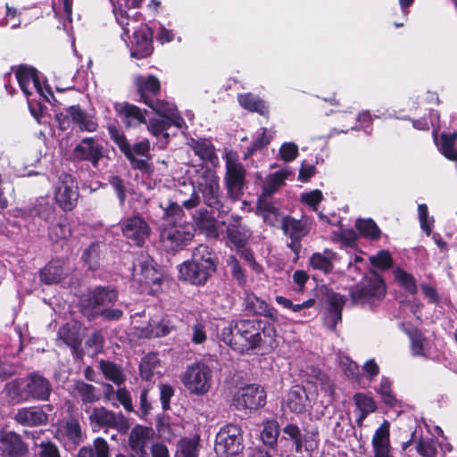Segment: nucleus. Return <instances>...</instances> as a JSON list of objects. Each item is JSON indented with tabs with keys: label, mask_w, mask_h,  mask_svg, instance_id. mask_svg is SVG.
Listing matches in <instances>:
<instances>
[{
	"label": "nucleus",
	"mask_w": 457,
	"mask_h": 457,
	"mask_svg": "<svg viewBox=\"0 0 457 457\" xmlns=\"http://www.w3.org/2000/svg\"><path fill=\"white\" fill-rule=\"evenodd\" d=\"M216 270L214 254L205 245H199L192 258L178 266L179 278L193 285H204Z\"/></svg>",
	"instance_id": "obj_1"
},
{
	"label": "nucleus",
	"mask_w": 457,
	"mask_h": 457,
	"mask_svg": "<svg viewBox=\"0 0 457 457\" xmlns=\"http://www.w3.org/2000/svg\"><path fill=\"white\" fill-rule=\"evenodd\" d=\"M199 193L206 205L216 210L221 209L223 194L220 177L215 170L205 169L199 172L193 183V193L190 198L183 201L182 205L187 209L196 207L200 203Z\"/></svg>",
	"instance_id": "obj_2"
},
{
	"label": "nucleus",
	"mask_w": 457,
	"mask_h": 457,
	"mask_svg": "<svg viewBox=\"0 0 457 457\" xmlns=\"http://www.w3.org/2000/svg\"><path fill=\"white\" fill-rule=\"evenodd\" d=\"M7 395L16 403L48 400L52 386L50 381L37 372L12 380L5 386Z\"/></svg>",
	"instance_id": "obj_3"
},
{
	"label": "nucleus",
	"mask_w": 457,
	"mask_h": 457,
	"mask_svg": "<svg viewBox=\"0 0 457 457\" xmlns=\"http://www.w3.org/2000/svg\"><path fill=\"white\" fill-rule=\"evenodd\" d=\"M113 5V12L118 23L122 27L124 34H129L133 30V41L130 53L131 56L135 58H145L150 55L153 52L152 37L153 33L150 28L145 24L141 23L138 28H136L133 23L134 20H129L127 13L122 10H118L114 0H109Z\"/></svg>",
	"instance_id": "obj_4"
},
{
	"label": "nucleus",
	"mask_w": 457,
	"mask_h": 457,
	"mask_svg": "<svg viewBox=\"0 0 457 457\" xmlns=\"http://www.w3.org/2000/svg\"><path fill=\"white\" fill-rule=\"evenodd\" d=\"M236 339L239 345V352L248 351L256 348L262 343L263 334L271 338L276 331L273 328H264L261 332L260 322L250 320H241L235 323Z\"/></svg>",
	"instance_id": "obj_5"
},
{
	"label": "nucleus",
	"mask_w": 457,
	"mask_h": 457,
	"mask_svg": "<svg viewBox=\"0 0 457 457\" xmlns=\"http://www.w3.org/2000/svg\"><path fill=\"white\" fill-rule=\"evenodd\" d=\"M212 370L202 362L188 366L182 377L185 387L193 395H204L212 386Z\"/></svg>",
	"instance_id": "obj_6"
},
{
	"label": "nucleus",
	"mask_w": 457,
	"mask_h": 457,
	"mask_svg": "<svg viewBox=\"0 0 457 457\" xmlns=\"http://www.w3.org/2000/svg\"><path fill=\"white\" fill-rule=\"evenodd\" d=\"M16 79L21 89L27 97L31 96L33 91H36L46 101H50V97L53 96L51 90L41 84L37 70L33 67L27 65L20 66L16 71ZM28 104L31 113L37 118L29 98H28Z\"/></svg>",
	"instance_id": "obj_7"
},
{
	"label": "nucleus",
	"mask_w": 457,
	"mask_h": 457,
	"mask_svg": "<svg viewBox=\"0 0 457 457\" xmlns=\"http://www.w3.org/2000/svg\"><path fill=\"white\" fill-rule=\"evenodd\" d=\"M225 162L226 173L224 183L227 193L233 201H237L244 194L246 171L232 153L226 154Z\"/></svg>",
	"instance_id": "obj_8"
},
{
	"label": "nucleus",
	"mask_w": 457,
	"mask_h": 457,
	"mask_svg": "<svg viewBox=\"0 0 457 457\" xmlns=\"http://www.w3.org/2000/svg\"><path fill=\"white\" fill-rule=\"evenodd\" d=\"M161 242L169 252H177L194 237L193 227L187 223H167L161 231Z\"/></svg>",
	"instance_id": "obj_9"
},
{
	"label": "nucleus",
	"mask_w": 457,
	"mask_h": 457,
	"mask_svg": "<svg viewBox=\"0 0 457 457\" xmlns=\"http://www.w3.org/2000/svg\"><path fill=\"white\" fill-rule=\"evenodd\" d=\"M386 294V287L382 278L372 274L370 278L351 292L352 301L356 304L372 305L376 301L381 300Z\"/></svg>",
	"instance_id": "obj_10"
},
{
	"label": "nucleus",
	"mask_w": 457,
	"mask_h": 457,
	"mask_svg": "<svg viewBox=\"0 0 457 457\" xmlns=\"http://www.w3.org/2000/svg\"><path fill=\"white\" fill-rule=\"evenodd\" d=\"M242 429L239 426L228 424L218 432L215 449L225 455H235L243 449Z\"/></svg>",
	"instance_id": "obj_11"
},
{
	"label": "nucleus",
	"mask_w": 457,
	"mask_h": 457,
	"mask_svg": "<svg viewBox=\"0 0 457 457\" xmlns=\"http://www.w3.org/2000/svg\"><path fill=\"white\" fill-rule=\"evenodd\" d=\"M266 392L256 385H248L237 391L233 396L232 403L236 409L257 410L265 405Z\"/></svg>",
	"instance_id": "obj_12"
},
{
	"label": "nucleus",
	"mask_w": 457,
	"mask_h": 457,
	"mask_svg": "<svg viewBox=\"0 0 457 457\" xmlns=\"http://www.w3.org/2000/svg\"><path fill=\"white\" fill-rule=\"evenodd\" d=\"M54 198L63 211H71L79 199V187L70 174H62L55 187Z\"/></svg>",
	"instance_id": "obj_13"
},
{
	"label": "nucleus",
	"mask_w": 457,
	"mask_h": 457,
	"mask_svg": "<svg viewBox=\"0 0 457 457\" xmlns=\"http://www.w3.org/2000/svg\"><path fill=\"white\" fill-rule=\"evenodd\" d=\"M71 157L74 161L89 162L96 168L104 157V145L96 137H84L73 148Z\"/></svg>",
	"instance_id": "obj_14"
},
{
	"label": "nucleus",
	"mask_w": 457,
	"mask_h": 457,
	"mask_svg": "<svg viewBox=\"0 0 457 457\" xmlns=\"http://www.w3.org/2000/svg\"><path fill=\"white\" fill-rule=\"evenodd\" d=\"M88 419L90 424L97 428H113L120 431L129 428L128 421L123 415L116 414L104 407L93 408Z\"/></svg>",
	"instance_id": "obj_15"
},
{
	"label": "nucleus",
	"mask_w": 457,
	"mask_h": 457,
	"mask_svg": "<svg viewBox=\"0 0 457 457\" xmlns=\"http://www.w3.org/2000/svg\"><path fill=\"white\" fill-rule=\"evenodd\" d=\"M55 437L66 449H75L83 440L81 428L78 420L70 419L59 424Z\"/></svg>",
	"instance_id": "obj_16"
},
{
	"label": "nucleus",
	"mask_w": 457,
	"mask_h": 457,
	"mask_svg": "<svg viewBox=\"0 0 457 457\" xmlns=\"http://www.w3.org/2000/svg\"><path fill=\"white\" fill-rule=\"evenodd\" d=\"M121 230L124 237L137 246L145 243L151 231L147 222L137 215L126 219L121 225Z\"/></svg>",
	"instance_id": "obj_17"
},
{
	"label": "nucleus",
	"mask_w": 457,
	"mask_h": 457,
	"mask_svg": "<svg viewBox=\"0 0 457 457\" xmlns=\"http://www.w3.org/2000/svg\"><path fill=\"white\" fill-rule=\"evenodd\" d=\"M154 430L151 428L137 425L132 428L129 445L131 450L138 457H149V445L154 437Z\"/></svg>",
	"instance_id": "obj_18"
},
{
	"label": "nucleus",
	"mask_w": 457,
	"mask_h": 457,
	"mask_svg": "<svg viewBox=\"0 0 457 457\" xmlns=\"http://www.w3.org/2000/svg\"><path fill=\"white\" fill-rule=\"evenodd\" d=\"M372 457H394L390 445V423L384 420L375 431L372 440Z\"/></svg>",
	"instance_id": "obj_19"
},
{
	"label": "nucleus",
	"mask_w": 457,
	"mask_h": 457,
	"mask_svg": "<svg viewBox=\"0 0 457 457\" xmlns=\"http://www.w3.org/2000/svg\"><path fill=\"white\" fill-rule=\"evenodd\" d=\"M69 271L70 268L64 260H53L41 270L40 279L47 285L57 284L68 275Z\"/></svg>",
	"instance_id": "obj_20"
},
{
	"label": "nucleus",
	"mask_w": 457,
	"mask_h": 457,
	"mask_svg": "<svg viewBox=\"0 0 457 457\" xmlns=\"http://www.w3.org/2000/svg\"><path fill=\"white\" fill-rule=\"evenodd\" d=\"M115 109L127 128L137 127L140 124L146 123V111H143L134 104H119L115 105Z\"/></svg>",
	"instance_id": "obj_21"
},
{
	"label": "nucleus",
	"mask_w": 457,
	"mask_h": 457,
	"mask_svg": "<svg viewBox=\"0 0 457 457\" xmlns=\"http://www.w3.org/2000/svg\"><path fill=\"white\" fill-rule=\"evenodd\" d=\"M145 104L150 106L158 115L170 120L177 128H187L184 119L178 113L177 108L173 104L164 101L154 102L151 99H145Z\"/></svg>",
	"instance_id": "obj_22"
},
{
	"label": "nucleus",
	"mask_w": 457,
	"mask_h": 457,
	"mask_svg": "<svg viewBox=\"0 0 457 457\" xmlns=\"http://www.w3.org/2000/svg\"><path fill=\"white\" fill-rule=\"evenodd\" d=\"M133 278L139 283H157V271L154 268L153 259L148 255L142 254L134 264Z\"/></svg>",
	"instance_id": "obj_23"
},
{
	"label": "nucleus",
	"mask_w": 457,
	"mask_h": 457,
	"mask_svg": "<svg viewBox=\"0 0 457 457\" xmlns=\"http://www.w3.org/2000/svg\"><path fill=\"white\" fill-rule=\"evenodd\" d=\"M0 451L4 455L11 457H21L26 448L20 436L11 431H2L0 433Z\"/></svg>",
	"instance_id": "obj_24"
},
{
	"label": "nucleus",
	"mask_w": 457,
	"mask_h": 457,
	"mask_svg": "<svg viewBox=\"0 0 457 457\" xmlns=\"http://www.w3.org/2000/svg\"><path fill=\"white\" fill-rule=\"evenodd\" d=\"M327 303L328 305V313L325 318V325L331 330L336 328L337 324L342 319V309L345 305V298L335 292H329L327 295Z\"/></svg>",
	"instance_id": "obj_25"
},
{
	"label": "nucleus",
	"mask_w": 457,
	"mask_h": 457,
	"mask_svg": "<svg viewBox=\"0 0 457 457\" xmlns=\"http://www.w3.org/2000/svg\"><path fill=\"white\" fill-rule=\"evenodd\" d=\"M175 329L172 320L163 317L161 320H151L148 325L139 329L138 336L141 337H162L169 335Z\"/></svg>",
	"instance_id": "obj_26"
},
{
	"label": "nucleus",
	"mask_w": 457,
	"mask_h": 457,
	"mask_svg": "<svg viewBox=\"0 0 457 457\" xmlns=\"http://www.w3.org/2000/svg\"><path fill=\"white\" fill-rule=\"evenodd\" d=\"M308 395L305 389L299 385L291 387L286 395L283 406L291 412L299 414L306 411Z\"/></svg>",
	"instance_id": "obj_27"
},
{
	"label": "nucleus",
	"mask_w": 457,
	"mask_h": 457,
	"mask_svg": "<svg viewBox=\"0 0 457 457\" xmlns=\"http://www.w3.org/2000/svg\"><path fill=\"white\" fill-rule=\"evenodd\" d=\"M15 420L24 426H40L47 422V414L39 407H26L18 410Z\"/></svg>",
	"instance_id": "obj_28"
},
{
	"label": "nucleus",
	"mask_w": 457,
	"mask_h": 457,
	"mask_svg": "<svg viewBox=\"0 0 457 457\" xmlns=\"http://www.w3.org/2000/svg\"><path fill=\"white\" fill-rule=\"evenodd\" d=\"M67 114L81 131L95 132L97 130L98 123L96 118L79 106H70L67 109Z\"/></svg>",
	"instance_id": "obj_29"
},
{
	"label": "nucleus",
	"mask_w": 457,
	"mask_h": 457,
	"mask_svg": "<svg viewBox=\"0 0 457 457\" xmlns=\"http://www.w3.org/2000/svg\"><path fill=\"white\" fill-rule=\"evenodd\" d=\"M189 145L195 154L199 156L203 162H210L213 166L218 164L219 158L210 140L205 138L198 140L191 139Z\"/></svg>",
	"instance_id": "obj_30"
},
{
	"label": "nucleus",
	"mask_w": 457,
	"mask_h": 457,
	"mask_svg": "<svg viewBox=\"0 0 457 457\" xmlns=\"http://www.w3.org/2000/svg\"><path fill=\"white\" fill-rule=\"evenodd\" d=\"M80 328V325L78 323H68L61 327L58 331L57 345L64 344L76 350L81 342Z\"/></svg>",
	"instance_id": "obj_31"
},
{
	"label": "nucleus",
	"mask_w": 457,
	"mask_h": 457,
	"mask_svg": "<svg viewBox=\"0 0 457 457\" xmlns=\"http://www.w3.org/2000/svg\"><path fill=\"white\" fill-rule=\"evenodd\" d=\"M281 227L285 235L295 241H300L309 232L307 222L295 220L290 216L282 218Z\"/></svg>",
	"instance_id": "obj_32"
},
{
	"label": "nucleus",
	"mask_w": 457,
	"mask_h": 457,
	"mask_svg": "<svg viewBox=\"0 0 457 457\" xmlns=\"http://www.w3.org/2000/svg\"><path fill=\"white\" fill-rule=\"evenodd\" d=\"M108 130L111 138L115 142L120 150L129 161L131 166L133 168L143 167L144 162L134 160L130 150V145L128 142L125 135L121 131H120V129H117L115 126H109Z\"/></svg>",
	"instance_id": "obj_33"
},
{
	"label": "nucleus",
	"mask_w": 457,
	"mask_h": 457,
	"mask_svg": "<svg viewBox=\"0 0 457 457\" xmlns=\"http://www.w3.org/2000/svg\"><path fill=\"white\" fill-rule=\"evenodd\" d=\"M227 233L229 241L237 248L244 247L251 237V232L241 225L238 218L235 223L228 225Z\"/></svg>",
	"instance_id": "obj_34"
},
{
	"label": "nucleus",
	"mask_w": 457,
	"mask_h": 457,
	"mask_svg": "<svg viewBox=\"0 0 457 457\" xmlns=\"http://www.w3.org/2000/svg\"><path fill=\"white\" fill-rule=\"evenodd\" d=\"M336 259V253L326 249L322 253H314L310 258V265L315 269L329 273L333 270V261Z\"/></svg>",
	"instance_id": "obj_35"
},
{
	"label": "nucleus",
	"mask_w": 457,
	"mask_h": 457,
	"mask_svg": "<svg viewBox=\"0 0 457 457\" xmlns=\"http://www.w3.org/2000/svg\"><path fill=\"white\" fill-rule=\"evenodd\" d=\"M117 300V293L112 289L97 288L93 293L91 303L96 314H98L101 309L106 308L110 303Z\"/></svg>",
	"instance_id": "obj_36"
},
{
	"label": "nucleus",
	"mask_w": 457,
	"mask_h": 457,
	"mask_svg": "<svg viewBox=\"0 0 457 457\" xmlns=\"http://www.w3.org/2000/svg\"><path fill=\"white\" fill-rule=\"evenodd\" d=\"M99 368L104 377L115 385L120 386L125 382L126 374L118 364L108 361H101L99 362Z\"/></svg>",
	"instance_id": "obj_37"
},
{
	"label": "nucleus",
	"mask_w": 457,
	"mask_h": 457,
	"mask_svg": "<svg viewBox=\"0 0 457 457\" xmlns=\"http://www.w3.org/2000/svg\"><path fill=\"white\" fill-rule=\"evenodd\" d=\"M290 174L287 169L280 170L267 176L263 185V195H271L285 184V180Z\"/></svg>",
	"instance_id": "obj_38"
},
{
	"label": "nucleus",
	"mask_w": 457,
	"mask_h": 457,
	"mask_svg": "<svg viewBox=\"0 0 457 457\" xmlns=\"http://www.w3.org/2000/svg\"><path fill=\"white\" fill-rule=\"evenodd\" d=\"M137 85L141 100L150 99V95H155L160 90V82L156 77L150 75L137 79Z\"/></svg>",
	"instance_id": "obj_39"
},
{
	"label": "nucleus",
	"mask_w": 457,
	"mask_h": 457,
	"mask_svg": "<svg viewBox=\"0 0 457 457\" xmlns=\"http://www.w3.org/2000/svg\"><path fill=\"white\" fill-rule=\"evenodd\" d=\"M238 102L243 108L251 112H256L262 115L268 112V108L264 102L252 94L239 95Z\"/></svg>",
	"instance_id": "obj_40"
},
{
	"label": "nucleus",
	"mask_w": 457,
	"mask_h": 457,
	"mask_svg": "<svg viewBox=\"0 0 457 457\" xmlns=\"http://www.w3.org/2000/svg\"><path fill=\"white\" fill-rule=\"evenodd\" d=\"M94 448L95 451L91 447H82L78 457H109V446L104 438L95 439Z\"/></svg>",
	"instance_id": "obj_41"
},
{
	"label": "nucleus",
	"mask_w": 457,
	"mask_h": 457,
	"mask_svg": "<svg viewBox=\"0 0 457 457\" xmlns=\"http://www.w3.org/2000/svg\"><path fill=\"white\" fill-rule=\"evenodd\" d=\"M279 426L276 420H270L263 422L261 439L264 445L270 447L274 446L277 444Z\"/></svg>",
	"instance_id": "obj_42"
},
{
	"label": "nucleus",
	"mask_w": 457,
	"mask_h": 457,
	"mask_svg": "<svg viewBox=\"0 0 457 457\" xmlns=\"http://www.w3.org/2000/svg\"><path fill=\"white\" fill-rule=\"evenodd\" d=\"M130 150L134 160L144 162L143 167L138 170H145L147 168V160L151 159L150 142L147 139L140 141L130 145Z\"/></svg>",
	"instance_id": "obj_43"
},
{
	"label": "nucleus",
	"mask_w": 457,
	"mask_h": 457,
	"mask_svg": "<svg viewBox=\"0 0 457 457\" xmlns=\"http://www.w3.org/2000/svg\"><path fill=\"white\" fill-rule=\"evenodd\" d=\"M31 215L37 216L40 219L49 221L54 215V208L47 198H39L30 211Z\"/></svg>",
	"instance_id": "obj_44"
},
{
	"label": "nucleus",
	"mask_w": 457,
	"mask_h": 457,
	"mask_svg": "<svg viewBox=\"0 0 457 457\" xmlns=\"http://www.w3.org/2000/svg\"><path fill=\"white\" fill-rule=\"evenodd\" d=\"M74 392L81 398L83 403H95L99 400L96 387L83 381H77L74 385Z\"/></svg>",
	"instance_id": "obj_45"
},
{
	"label": "nucleus",
	"mask_w": 457,
	"mask_h": 457,
	"mask_svg": "<svg viewBox=\"0 0 457 457\" xmlns=\"http://www.w3.org/2000/svg\"><path fill=\"white\" fill-rule=\"evenodd\" d=\"M353 400L357 408L361 412L359 420H364L369 413L375 411L377 408L376 403L372 397L368 396L363 393L355 394Z\"/></svg>",
	"instance_id": "obj_46"
},
{
	"label": "nucleus",
	"mask_w": 457,
	"mask_h": 457,
	"mask_svg": "<svg viewBox=\"0 0 457 457\" xmlns=\"http://www.w3.org/2000/svg\"><path fill=\"white\" fill-rule=\"evenodd\" d=\"M173 125L165 119H151L147 124L148 131L155 137H162L166 141L169 138L167 130Z\"/></svg>",
	"instance_id": "obj_47"
},
{
	"label": "nucleus",
	"mask_w": 457,
	"mask_h": 457,
	"mask_svg": "<svg viewBox=\"0 0 457 457\" xmlns=\"http://www.w3.org/2000/svg\"><path fill=\"white\" fill-rule=\"evenodd\" d=\"M356 228L364 237L370 239H378L380 236V229L376 223L370 219H359L356 220Z\"/></svg>",
	"instance_id": "obj_48"
},
{
	"label": "nucleus",
	"mask_w": 457,
	"mask_h": 457,
	"mask_svg": "<svg viewBox=\"0 0 457 457\" xmlns=\"http://www.w3.org/2000/svg\"><path fill=\"white\" fill-rule=\"evenodd\" d=\"M159 366V360L154 353L145 355L140 362V375L145 380H150L154 370Z\"/></svg>",
	"instance_id": "obj_49"
},
{
	"label": "nucleus",
	"mask_w": 457,
	"mask_h": 457,
	"mask_svg": "<svg viewBox=\"0 0 457 457\" xmlns=\"http://www.w3.org/2000/svg\"><path fill=\"white\" fill-rule=\"evenodd\" d=\"M457 139V133L452 135L442 134L441 136V153L449 160L457 161V151L454 149V142Z\"/></svg>",
	"instance_id": "obj_50"
},
{
	"label": "nucleus",
	"mask_w": 457,
	"mask_h": 457,
	"mask_svg": "<svg viewBox=\"0 0 457 457\" xmlns=\"http://www.w3.org/2000/svg\"><path fill=\"white\" fill-rule=\"evenodd\" d=\"M100 247L99 244L93 243L82 253V260L91 270L96 269L99 265Z\"/></svg>",
	"instance_id": "obj_51"
},
{
	"label": "nucleus",
	"mask_w": 457,
	"mask_h": 457,
	"mask_svg": "<svg viewBox=\"0 0 457 457\" xmlns=\"http://www.w3.org/2000/svg\"><path fill=\"white\" fill-rule=\"evenodd\" d=\"M394 275L397 282L411 294L417 292L416 281L412 275L399 268L394 271Z\"/></svg>",
	"instance_id": "obj_52"
},
{
	"label": "nucleus",
	"mask_w": 457,
	"mask_h": 457,
	"mask_svg": "<svg viewBox=\"0 0 457 457\" xmlns=\"http://www.w3.org/2000/svg\"><path fill=\"white\" fill-rule=\"evenodd\" d=\"M182 457H198V442L195 438H183L179 442V450Z\"/></svg>",
	"instance_id": "obj_53"
},
{
	"label": "nucleus",
	"mask_w": 457,
	"mask_h": 457,
	"mask_svg": "<svg viewBox=\"0 0 457 457\" xmlns=\"http://www.w3.org/2000/svg\"><path fill=\"white\" fill-rule=\"evenodd\" d=\"M272 137L273 132L271 130H268L265 128L261 129V130L256 135L252 147L248 149V153L245 154V157L251 155L254 150L262 148L269 145Z\"/></svg>",
	"instance_id": "obj_54"
},
{
	"label": "nucleus",
	"mask_w": 457,
	"mask_h": 457,
	"mask_svg": "<svg viewBox=\"0 0 457 457\" xmlns=\"http://www.w3.org/2000/svg\"><path fill=\"white\" fill-rule=\"evenodd\" d=\"M275 301L278 304L283 306L286 309H289L294 312H298L303 309L311 308L313 306L315 301L313 299H309L302 303L294 304L291 300L282 296V295H277L275 297Z\"/></svg>",
	"instance_id": "obj_55"
},
{
	"label": "nucleus",
	"mask_w": 457,
	"mask_h": 457,
	"mask_svg": "<svg viewBox=\"0 0 457 457\" xmlns=\"http://www.w3.org/2000/svg\"><path fill=\"white\" fill-rule=\"evenodd\" d=\"M49 236L54 241L70 237L71 236V229L69 223L63 220L54 225L50 228Z\"/></svg>",
	"instance_id": "obj_56"
},
{
	"label": "nucleus",
	"mask_w": 457,
	"mask_h": 457,
	"mask_svg": "<svg viewBox=\"0 0 457 457\" xmlns=\"http://www.w3.org/2000/svg\"><path fill=\"white\" fill-rule=\"evenodd\" d=\"M411 351L414 355L425 356L428 350V342L420 334H411Z\"/></svg>",
	"instance_id": "obj_57"
},
{
	"label": "nucleus",
	"mask_w": 457,
	"mask_h": 457,
	"mask_svg": "<svg viewBox=\"0 0 457 457\" xmlns=\"http://www.w3.org/2000/svg\"><path fill=\"white\" fill-rule=\"evenodd\" d=\"M416 451L423 457H436V447L431 439L421 438L416 444Z\"/></svg>",
	"instance_id": "obj_58"
},
{
	"label": "nucleus",
	"mask_w": 457,
	"mask_h": 457,
	"mask_svg": "<svg viewBox=\"0 0 457 457\" xmlns=\"http://www.w3.org/2000/svg\"><path fill=\"white\" fill-rule=\"evenodd\" d=\"M191 341L195 345H201L207 338L206 324L203 321H196L191 328Z\"/></svg>",
	"instance_id": "obj_59"
},
{
	"label": "nucleus",
	"mask_w": 457,
	"mask_h": 457,
	"mask_svg": "<svg viewBox=\"0 0 457 457\" xmlns=\"http://www.w3.org/2000/svg\"><path fill=\"white\" fill-rule=\"evenodd\" d=\"M279 155L284 162H292L298 155V146L293 142H286L279 148Z\"/></svg>",
	"instance_id": "obj_60"
},
{
	"label": "nucleus",
	"mask_w": 457,
	"mask_h": 457,
	"mask_svg": "<svg viewBox=\"0 0 457 457\" xmlns=\"http://www.w3.org/2000/svg\"><path fill=\"white\" fill-rule=\"evenodd\" d=\"M247 303L250 308L257 314L263 315L264 313H270L271 311V307L263 300L256 297V296H249L247 298Z\"/></svg>",
	"instance_id": "obj_61"
},
{
	"label": "nucleus",
	"mask_w": 457,
	"mask_h": 457,
	"mask_svg": "<svg viewBox=\"0 0 457 457\" xmlns=\"http://www.w3.org/2000/svg\"><path fill=\"white\" fill-rule=\"evenodd\" d=\"M370 261L373 266L382 270L388 269L392 265L391 255L386 251L378 252L376 255L371 256Z\"/></svg>",
	"instance_id": "obj_62"
},
{
	"label": "nucleus",
	"mask_w": 457,
	"mask_h": 457,
	"mask_svg": "<svg viewBox=\"0 0 457 457\" xmlns=\"http://www.w3.org/2000/svg\"><path fill=\"white\" fill-rule=\"evenodd\" d=\"M323 198L322 193L319 189H314L308 193H303L301 195V201L312 207L313 210L317 209L318 204L321 202Z\"/></svg>",
	"instance_id": "obj_63"
},
{
	"label": "nucleus",
	"mask_w": 457,
	"mask_h": 457,
	"mask_svg": "<svg viewBox=\"0 0 457 457\" xmlns=\"http://www.w3.org/2000/svg\"><path fill=\"white\" fill-rule=\"evenodd\" d=\"M221 339L226 345L239 352V345L236 339L235 324H230L222 329Z\"/></svg>",
	"instance_id": "obj_64"
}]
</instances>
